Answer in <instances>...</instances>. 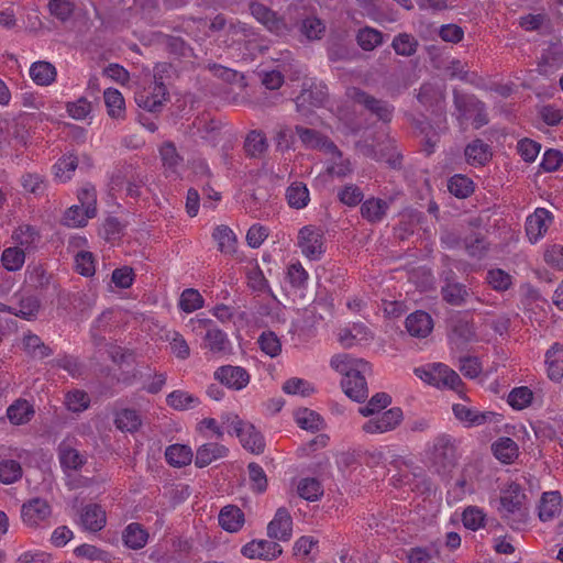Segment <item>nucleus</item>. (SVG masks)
Segmentation results:
<instances>
[{
    "label": "nucleus",
    "mask_w": 563,
    "mask_h": 563,
    "mask_svg": "<svg viewBox=\"0 0 563 563\" xmlns=\"http://www.w3.org/2000/svg\"><path fill=\"white\" fill-rule=\"evenodd\" d=\"M330 364L344 375L341 385L345 395L356 402H364L368 397L366 376L372 374L368 362L343 353L332 356Z\"/></svg>",
    "instance_id": "f257e3e1"
},
{
    "label": "nucleus",
    "mask_w": 563,
    "mask_h": 563,
    "mask_svg": "<svg viewBox=\"0 0 563 563\" xmlns=\"http://www.w3.org/2000/svg\"><path fill=\"white\" fill-rule=\"evenodd\" d=\"M498 510L512 529L520 530L526 526L529 515L526 495L519 484L511 482L501 490Z\"/></svg>",
    "instance_id": "f03ea898"
},
{
    "label": "nucleus",
    "mask_w": 563,
    "mask_h": 563,
    "mask_svg": "<svg viewBox=\"0 0 563 563\" xmlns=\"http://www.w3.org/2000/svg\"><path fill=\"white\" fill-rule=\"evenodd\" d=\"M430 467L439 475L449 474L456 465V448L454 439L448 434H440L433 440L428 455Z\"/></svg>",
    "instance_id": "7ed1b4c3"
},
{
    "label": "nucleus",
    "mask_w": 563,
    "mask_h": 563,
    "mask_svg": "<svg viewBox=\"0 0 563 563\" xmlns=\"http://www.w3.org/2000/svg\"><path fill=\"white\" fill-rule=\"evenodd\" d=\"M415 374L423 382L438 388L448 387L456 390L462 383L459 374L444 364H437L432 367H417Z\"/></svg>",
    "instance_id": "20e7f679"
},
{
    "label": "nucleus",
    "mask_w": 563,
    "mask_h": 563,
    "mask_svg": "<svg viewBox=\"0 0 563 563\" xmlns=\"http://www.w3.org/2000/svg\"><path fill=\"white\" fill-rule=\"evenodd\" d=\"M368 417L369 419L362 426V431L366 434H382L393 431L404 419L402 410L399 407H393Z\"/></svg>",
    "instance_id": "39448f33"
},
{
    "label": "nucleus",
    "mask_w": 563,
    "mask_h": 563,
    "mask_svg": "<svg viewBox=\"0 0 563 563\" xmlns=\"http://www.w3.org/2000/svg\"><path fill=\"white\" fill-rule=\"evenodd\" d=\"M134 98L140 108L150 112H156L167 101L168 91L164 81H151L147 86L137 90Z\"/></svg>",
    "instance_id": "423d86ee"
},
{
    "label": "nucleus",
    "mask_w": 563,
    "mask_h": 563,
    "mask_svg": "<svg viewBox=\"0 0 563 563\" xmlns=\"http://www.w3.org/2000/svg\"><path fill=\"white\" fill-rule=\"evenodd\" d=\"M52 516V507L48 501L41 497H35L23 503L21 507L22 521L31 528L40 527L46 523Z\"/></svg>",
    "instance_id": "0eeeda50"
},
{
    "label": "nucleus",
    "mask_w": 563,
    "mask_h": 563,
    "mask_svg": "<svg viewBox=\"0 0 563 563\" xmlns=\"http://www.w3.org/2000/svg\"><path fill=\"white\" fill-rule=\"evenodd\" d=\"M349 96L357 103L364 106L371 113L376 115L383 122H390L394 113V107L380 99L368 95L358 88H352Z\"/></svg>",
    "instance_id": "6e6552de"
},
{
    "label": "nucleus",
    "mask_w": 563,
    "mask_h": 563,
    "mask_svg": "<svg viewBox=\"0 0 563 563\" xmlns=\"http://www.w3.org/2000/svg\"><path fill=\"white\" fill-rule=\"evenodd\" d=\"M298 245L307 258L317 261L324 252L323 234L311 225L303 227L298 234Z\"/></svg>",
    "instance_id": "1a4fd4ad"
},
{
    "label": "nucleus",
    "mask_w": 563,
    "mask_h": 563,
    "mask_svg": "<svg viewBox=\"0 0 563 563\" xmlns=\"http://www.w3.org/2000/svg\"><path fill=\"white\" fill-rule=\"evenodd\" d=\"M295 132L305 147L335 154L339 158H341V151L338 148V146L319 131L305 128L302 125H296Z\"/></svg>",
    "instance_id": "9d476101"
},
{
    "label": "nucleus",
    "mask_w": 563,
    "mask_h": 563,
    "mask_svg": "<svg viewBox=\"0 0 563 563\" xmlns=\"http://www.w3.org/2000/svg\"><path fill=\"white\" fill-rule=\"evenodd\" d=\"M251 14L266 29L277 35H285L288 33L289 29L284 21V19L277 16V14L272 11L268 7L258 3L252 2L250 4Z\"/></svg>",
    "instance_id": "9b49d317"
},
{
    "label": "nucleus",
    "mask_w": 563,
    "mask_h": 563,
    "mask_svg": "<svg viewBox=\"0 0 563 563\" xmlns=\"http://www.w3.org/2000/svg\"><path fill=\"white\" fill-rule=\"evenodd\" d=\"M267 536L273 540L287 542L292 536V519L285 507L277 509L273 520L267 526Z\"/></svg>",
    "instance_id": "f8f14e48"
},
{
    "label": "nucleus",
    "mask_w": 563,
    "mask_h": 563,
    "mask_svg": "<svg viewBox=\"0 0 563 563\" xmlns=\"http://www.w3.org/2000/svg\"><path fill=\"white\" fill-rule=\"evenodd\" d=\"M214 378L228 388L241 390L250 382V374L241 366L223 365L214 372Z\"/></svg>",
    "instance_id": "ddd939ff"
},
{
    "label": "nucleus",
    "mask_w": 563,
    "mask_h": 563,
    "mask_svg": "<svg viewBox=\"0 0 563 563\" xmlns=\"http://www.w3.org/2000/svg\"><path fill=\"white\" fill-rule=\"evenodd\" d=\"M241 552L250 559L273 560L282 554L283 549L273 540H253L246 543Z\"/></svg>",
    "instance_id": "4468645a"
},
{
    "label": "nucleus",
    "mask_w": 563,
    "mask_h": 563,
    "mask_svg": "<svg viewBox=\"0 0 563 563\" xmlns=\"http://www.w3.org/2000/svg\"><path fill=\"white\" fill-rule=\"evenodd\" d=\"M417 99L427 109L442 111L445 102V86L426 82L419 88Z\"/></svg>",
    "instance_id": "2eb2a0df"
},
{
    "label": "nucleus",
    "mask_w": 563,
    "mask_h": 563,
    "mask_svg": "<svg viewBox=\"0 0 563 563\" xmlns=\"http://www.w3.org/2000/svg\"><path fill=\"white\" fill-rule=\"evenodd\" d=\"M553 220L552 213L544 209L538 208L526 220V232L531 242H537L548 230Z\"/></svg>",
    "instance_id": "dca6fc26"
},
{
    "label": "nucleus",
    "mask_w": 563,
    "mask_h": 563,
    "mask_svg": "<svg viewBox=\"0 0 563 563\" xmlns=\"http://www.w3.org/2000/svg\"><path fill=\"white\" fill-rule=\"evenodd\" d=\"M455 418L466 427H477L493 420L492 411H478L464 404H455L452 407Z\"/></svg>",
    "instance_id": "f3484780"
},
{
    "label": "nucleus",
    "mask_w": 563,
    "mask_h": 563,
    "mask_svg": "<svg viewBox=\"0 0 563 563\" xmlns=\"http://www.w3.org/2000/svg\"><path fill=\"white\" fill-rule=\"evenodd\" d=\"M405 324L409 334L416 338H426L433 329V322L430 314L420 310L409 314Z\"/></svg>",
    "instance_id": "a211bd4d"
},
{
    "label": "nucleus",
    "mask_w": 563,
    "mask_h": 563,
    "mask_svg": "<svg viewBox=\"0 0 563 563\" xmlns=\"http://www.w3.org/2000/svg\"><path fill=\"white\" fill-rule=\"evenodd\" d=\"M80 521L86 530L100 531L107 522L106 511L99 505L89 504L82 508Z\"/></svg>",
    "instance_id": "6ab92c4d"
},
{
    "label": "nucleus",
    "mask_w": 563,
    "mask_h": 563,
    "mask_svg": "<svg viewBox=\"0 0 563 563\" xmlns=\"http://www.w3.org/2000/svg\"><path fill=\"white\" fill-rule=\"evenodd\" d=\"M157 41L168 54L176 58H187L192 56V48L180 36L161 33Z\"/></svg>",
    "instance_id": "aec40b11"
},
{
    "label": "nucleus",
    "mask_w": 563,
    "mask_h": 563,
    "mask_svg": "<svg viewBox=\"0 0 563 563\" xmlns=\"http://www.w3.org/2000/svg\"><path fill=\"white\" fill-rule=\"evenodd\" d=\"M244 522V512L235 505H227L219 512V525L228 532H238Z\"/></svg>",
    "instance_id": "412c9836"
},
{
    "label": "nucleus",
    "mask_w": 563,
    "mask_h": 563,
    "mask_svg": "<svg viewBox=\"0 0 563 563\" xmlns=\"http://www.w3.org/2000/svg\"><path fill=\"white\" fill-rule=\"evenodd\" d=\"M228 449L219 443H206L198 448L195 459L197 467H205L212 462L224 457L228 454Z\"/></svg>",
    "instance_id": "4be33fe9"
},
{
    "label": "nucleus",
    "mask_w": 563,
    "mask_h": 563,
    "mask_svg": "<svg viewBox=\"0 0 563 563\" xmlns=\"http://www.w3.org/2000/svg\"><path fill=\"white\" fill-rule=\"evenodd\" d=\"M12 240L15 242L16 246L24 250V252H30L36 249L41 241V234L34 227L23 224L13 232Z\"/></svg>",
    "instance_id": "5701e85b"
},
{
    "label": "nucleus",
    "mask_w": 563,
    "mask_h": 563,
    "mask_svg": "<svg viewBox=\"0 0 563 563\" xmlns=\"http://www.w3.org/2000/svg\"><path fill=\"white\" fill-rule=\"evenodd\" d=\"M453 103L459 113V120L466 118L473 111H484V103L476 97L463 93L456 89L453 90Z\"/></svg>",
    "instance_id": "b1692460"
},
{
    "label": "nucleus",
    "mask_w": 563,
    "mask_h": 563,
    "mask_svg": "<svg viewBox=\"0 0 563 563\" xmlns=\"http://www.w3.org/2000/svg\"><path fill=\"white\" fill-rule=\"evenodd\" d=\"M58 457L65 471H78L87 462L86 456L68 444L62 443L58 448Z\"/></svg>",
    "instance_id": "393cba45"
},
{
    "label": "nucleus",
    "mask_w": 563,
    "mask_h": 563,
    "mask_svg": "<svg viewBox=\"0 0 563 563\" xmlns=\"http://www.w3.org/2000/svg\"><path fill=\"white\" fill-rule=\"evenodd\" d=\"M243 147L246 155L250 157L258 158L263 156L268 148L265 133L261 130L250 131L245 137Z\"/></svg>",
    "instance_id": "a878e982"
},
{
    "label": "nucleus",
    "mask_w": 563,
    "mask_h": 563,
    "mask_svg": "<svg viewBox=\"0 0 563 563\" xmlns=\"http://www.w3.org/2000/svg\"><path fill=\"white\" fill-rule=\"evenodd\" d=\"M30 76L36 85L49 86L55 81L57 71L53 64L40 60L31 65Z\"/></svg>",
    "instance_id": "bb28decb"
},
{
    "label": "nucleus",
    "mask_w": 563,
    "mask_h": 563,
    "mask_svg": "<svg viewBox=\"0 0 563 563\" xmlns=\"http://www.w3.org/2000/svg\"><path fill=\"white\" fill-rule=\"evenodd\" d=\"M286 200L290 208L302 209L310 201L309 189L302 181L291 183L285 194Z\"/></svg>",
    "instance_id": "cd10ccee"
},
{
    "label": "nucleus",
    "mask_w": 563,
    "mask_h": 563,
    "mask_svg": "<svg viewBox=\"0 0 563 563\" xmlns=\"http://www.w3.org/2000/svg\"><path fill=\"white\" fill-rule=\"evenodd\" d=\"M389 208L387 201L379 198H369L361 206V214L368 222L376 223L383 220Z\"/></svg>",
    "instance_id": "c85d7f7f"
},
{
    "label": "nucleus",
    "mask_w": 563,
    "mask_h": 563,
    "mask_svg": "<svg viewBox=\"0 0 563 563\" xmlns=\"http://www.w3.org/2000/svg\"><path fill=\"white\" fill-rule=\"evenodd\" d=\"M464 154L467 163L472 165H484L492 157L489 145L479 139L471 142L465 147Z\"/></svg>",
    "instance_id": "c756f323"
},
{
    "label": "nucleus",
    "mask_w": 563,
    "mask_h": 563,
    "mask_svg": "<svg viewBox=\"0 0 563 563\" xmlns=\"http://www.w3.org/2000/svg\"><path fill=\"white\" fill-rule=\"evenodd\" d=\"M561 510V495L559 492H547L542 495L539 507V517L542 521L551 520Z\"/></svg>",
    "instance_id": "7c9ffc66"
},
{
    "label": "nucleus",
    "mask_w": 563,
    "mask_h": 563,
    "mask_svg": "<svg viewBox=\"0 0 563 563\" xmlns=\"http://www.w3.org/2000/svg\"><path fill=\"white\" fill-rule=\"evenodd\" d=\"M492 449L496 459L505 464L514 462L518 456V445L508 437L498 439Z\"/></svg>",
    "instance_id": "2f4dec72"
},
{
    "label": "nucleus",
    "mask_w": 563,
    "mask_h": 563,
    "mask_svg": "<svg viewBox=\"0 0 563 563\" xmlns=\"http://www.w3.org/2000/svg\"><path fill=\"white\" fill-rule=\"evenodd\" d=\"M24 351L32 358L43 360L53 354L52 349L46 345L38 335L27 333L23 338Z\"/></svg>",
    "instance_id": "473e14b6"
},
{
    "label": "nucleus",
    "mask_w": 563,
    "mask_h": 563,
    "mask_svg": "<svg viewBox=\"0 0 563 563\" xmlns=\"http://www.w3.org/2000/svg\"><path fill=\"white\" fill-rule=\"evenodd\" d=\"M213 239L218 243V250L223 254H233L236 251V238L233 231L227 225H219L214 229Z\"/></svg>",
    "instance_id": "72a5a7b5"
},
{
    "label": "nucleus",
    "mask_w": 563,
    "mask_h": 563,
    "mask_svg": "<svg viewBox=\"0 0 563 563\" xmlns=\"http://www.w3.org/2000/svg\"><path fill=\"white\" fill-rule=\"evenodd\" d=\"M104 103L108 114L113 119H121L124 117L125 102L122 93L117 89H107L103 92Z\"/></svg>",
    "instance_id": "f704fd0d"
},
{
    "label": "nucleus",
    "mask_w": 563,
    "mask_h": 563,
    "mask_svg": "<svg viewBox=\"0 0 563 563\" xmlns=\"http://www.w3.org/2000/svg\"><path fill=\"white\" fill-rule=\"evenodd\" d=\"M299 32L308 41L320 40L325 33V24L317 16H307L300 21Z\"/></svg>",
    "instance_id": "c9c22d12"
},
{
    "label": "nucleus",
    "mask_w": 563,
    "mask_h": 563,
    "mask_svg": "<svg viewBox=\"0 0 563 563\" xmlns=\"http://www.w3.org/2000/svg\"><path fill=\"white\" fill-rule=\"evenodd\" d=\"M192 451L189 446L184 444H173L166 449V461L173 466L188 465L192 460Z\"/></svg>",
    "instance_id": "e433bc0d"
},
{
    "label": "nucleus",
    "mask_w": 563,
    "mask_h": 563,
    "mask_svg": "<svg viewBox=\"0 0 563 563\" xmlns=\"http://www.w3.org/2000/svg\"><path fill=\"white\" fill-rule=\"evenodd\" d=\"M244 430V434L240 437L243 448L254 454L263 453L265 449V441L262 434L251 423L246 426V429Z\"/></svg>",
    "instance_id": "4c0bfd02"
},
{
    "label": "nucleus",
    "mask_w": 563,
    "mask_h": 563,
    "mask_svg": "<svg viewBox=\"0 0 563 563\" xmlns=\"http://www.w3.org/2000/svg\"><path fill=\"white\" fill-rule=\"evenodd\" d=\"M325 100V92L321 87L303 88L296 98L297 110L301 111L306 106L320 107Z\"/></svg>",
    "instance_id": "58836bf2"
},
{
    "label": "nucleus",
    "mask_w": 563,
    "mask_h": 563,
    "mask_svg": "<svg viewBox=\"0 0 563 563\" xmlns=\"http://www.w3.org/2000/svg\"><path fill=\"white\" fill-rule=\"evenodd\" d=\"M34 415L32 406L26 400H16L9 406L7 416L14 424H23L31 420Z\"/></svg>",
    "instance_id": "ea45409f"
},
{
    "label": "nucleus",
    "mask_w": 563,
    "mask_h": 563,
    "mask_svg": "<svg viewBox=\"0 0 563 563\" xmlns=\"http://www.w3.org/2000/svg\"><path fill=\"white\" fill-rule=\"evenodd\" d=\"M148 533L140 523H130L123 533L124 543L130 549H142L147 542Z\"/></svg>",
    "instance_id": "a19ab883"
},
{
    "label": "nucleus",
    "mask_w": 563,
    "mask_h": 563,
    "mask_svg": "<svg viewBox=\"0 0 563 563\" xmlns=\"http://www.w3.org/2000/svg\"><path fill=\"white\" fill-rule=\"evenodd\" d=\"M356 42L363 51H373L383 43V33L374 27L365 26L356 33Z\"/></svg>",
    "instance_id": "79ce46f5"
},
{
    "label": "nucleus",
    "mask_w": 563,
    "mask_h": 563,
    "mask_svg": "<svg viewBox=\"0 0 563 563\" xmlns=\"http://www.w3.org/2000/svg\"><path fill=\"white\" fill-rule=\"evenodd\" d=\"M444 301L452 306H461L466 301L468 291L466 287L460 283H448L441 289Z\"/></svg>",
    "instance_id": "37998d69"
},
{
    "label": "nucleus",
    "mask_w": 563,
    "mask_h": 563,
    "mask_svg": "<svg viewBox=\"0 0 563 563\" xmlns=\"http://www.w3.org/2000/svg\"><path fill=\"white\" fill-rule=\"evenodd\" d=\"M141 423L140 416L133 409H122L115 415L114 424L123 432H135Z\"/></svg>",
    "instance_id": "c03bdc74"
},
{
    "label": "nucleus",
    "mask_w": 563,
    "mask_h": 563,
    "mask_svg": "<svg viewBox=\"0 0 563 563\" xmlns=\"http://www.w3.org/2000/svg\"><path fill=\"white\" fill-rule=\"evenodd\" d=\"M418 46L419 43L416 37L408 33H400L396 35L391 43V47L396 54L406 57L416 54Z\"/></svg>",
    "instance_id": "a18cd8bd"
},
{
    "label": "nucleus",
    "mask_w": 563,
    "mask_h": 563,
    "mask_svg": "<svg viewBox=\"0 0 563 563\" xmlns=\"http://www.w3.org/2000/svg\"><path fill=\"white\" fill-rule=\"evenodd\" d=\"M25 253L16 245L5 249L1 255L3 267L9 272L19 271L25 262Z\"/></svg>",
    "instance_id": "49530a36"
},
{
    "label": "nucleus",
    "mask_w": 563,
    "mask_h": 563,
    "mask_svg": "<svg viewBox=\"0 0 563 563\" xmlns=\"http://www.w3.org/2000/svg\"><path fill=\"white\" fill-rule=\"evenodd\" d=\"M298 495L308 500H318L323 495L321 483L317 478H302L297 486Z\"/></svg>",
    "instance_id": "de8ad7c7"
},
{
    "label": "nucleus",
    "mask_w": 563,
    "mask_h": 563,
    "mask_svg": "<svg viewBox=\"0 0 563 563\" xmlns=\"http://www.w3.org/2000/svg\"><path fill=\"white\" fill-rule=\"evenodd\" d=\"M487 284L496 291H506L512 286V277L501 268H492L486 274Z\"/></svg>",
    "instance_id": "09e8293b"
},
{
    "label": "nucleus",
    "mask_w": 563,
    "mask_h": 563,
    "mask_svg": "<svg viewBox=\"0 0 563 563\" xmlns=\"http://www.w3.org/2000/svg\"><path fill=\"white\" fill-rule=\"evenodd\" d=\"M78 166V159L74 155H65L54 165V175L57 180L65 183L70 179L71 174Z\"/></svg>",
    "instance_id": "8fccbe9b"
},
{
    "label": "nucleus",
    "mask_w": 563,
    "mask_h": 563,
    "mask_svg": "<svg viewBox=\"0 0 563 563\" xmlns=\"http://www.w3.org/2000/svg\"><path fill=\"white\" fill-rule=\"evenodd\" d=\"M448 188L455 197L466 198L474 191V184L464 175H454L449 180Z\"/></svg>",
    "instance_id": "3c124183"
},
{
    "label": "nucleus",
    "mask_w": 563,
    "mask_h": 563,
    "mask_svg": "<svg viewBox=\"0 0 563 563\" xmlns=\"http://www.w3.org/2000/svg\"><path fill=\"white\" fill-rule=\"evenodd\" d=\"M205 342L206 346L213 353L223 352L229 344L227 334L214 327L208 328L205 335Z\"/></svg>",
    "instance_id": "603ef678"
},
{
    "label": "nucleus",
    "mask_w": 563,
    "mask_h": 563,
    "mask_svg": "<svg viewBox=\"0 0 563 563\" xmlns=\"http://www.w3.org/2000/svg\"><path fill=\"white\" fill-rule=\"evenodd\" d=\"M464 245L467 254L472 257L483 258L487 252L489 244L485 238L479 233H474L464 240Z\"/></svg>",
    "instance_id": "864d4df0"
},
{
    "label": "nucleus",
    "mask_w": 563,
    "mask_h": 563,
    "mask_svg": "<svg viewBox=\"0 0 563 563\" xmlns=\"http://www.w3.org/2000/svg\"><path fill=\"white\" fill-rule=\"evenodd\" d=\"M533 399V393L526 386L514 388L507 398L508 404L516 410L527 408Z\"/></svg>",
    "instance_id": "5fc2aeb1"
},
{
    "label": "nucleus",
    "mask_w": 563,
    "mask_h": 563,
    "mask_svg": "<svg viewBox=\"0 0 563 563\" xmlns=\"http://www.w3.org/2000/svg\"><path fill=\"white\" fill-rule=\"evenodd\" d=\"M390 402L391 397L388 394L377 393L365 406L358 408V412L364 417H368L369 415L382 412Z\"/></svg>",
    "instance_id": "6e6d98bb"
},
{
    "label": "nucleus",
    "mask_w": 563,
    "mask_h": 563,
    "mask_svg": "<svg viewBox=\"0 0 563 563\" xmlns=\"http://www.w3.org/2000/svg\"><path fill=\"white\" fill-rule=\"evenodd\" d=\"M22 477L21 464L15 460H3L0 462V482L12 484Z\"/></svg>",
    "instance_id": "4d7b16f0"
},
{
    "label": "nucleus",
    "mask_w": 563,
    "mask_h": 563,
    "mask_svg": "<svg viewBox=\"0 0 563 563\" xmlns=\"http://www.w3.org/2000/svg\"><path fill=\"white\" fill-rule=\"evenodd\" d=\"M82 206L76 205L67 209L64 214V223L68 227H84L88 219L95 218Z\"/></svg>",
    "instance_id": "13d9d810"
},
{
    "label": "nucleus",
    "mask_w": 563,
    "mask_h": 563,
    "mask_svg": "<svg viewBox=\"0 0 563 563\" xmlns=\"http://www.w3.org/2000/svg\"><path fill=\"white\" fill-rule=\"evenodd\" d=\"M47 7L51 15L63 23L70 19L75 10L71 0H49Z\"/></svg>",
    "instance_id": "bf43d9fd"
},
{
    "label": "nucleus",
    "mask_w": 563,
    "mask_h": 563,
    "mask_svg": "<svg viewBox=\"0 0 563 563\" xmlns=\"http://www.w3.org/2000/svg\"><path fill=\"white\" fill-rule=\"evenodd\" d=\"M203 306V298L198 290L187 288L183 291L179 299V307L183 311L190 313Z\"/></svg>",
    "instance_id": "052dcab7"
},
{
    "label": "nucleus",
    "mask_w": 563,
    "mask_h": 563,
    "mask_svg": "<svg viewBox=\"0 0 563 563\" xmlns=\"http://www.w3.org/2000/svg\"><path fill=\"white\" fill-rule=\"evenodd\" d=\"M166 401L168 406L176 410H186L194 407L198 402V399L186 391L174 390L167 396Z\"/></svg>",
    "instance_id": "680f3d73"
},
{
    "label": "nucleus",
    "mask_w": 563,
    "mask_h": 563,
    "mask_svg": "<svg viewBox=\"0 0 563 563\" xmlns=\"http://www.w3.org/2000/svg\"><path fill=\"white\" fill-rule=\"evenodd\" d=\"M450 328L452 332L462 341H470L475 334L473 324L461 316H456L451 319Z\"/></svg>",
    "instance_id": "e2e57ef3"
},
{
    "label": "nucleus",
    "mask_w": 563,
    "mask_h": 563,
    "mask_svg": "<svg viewBox=\"0 0 563 563\" xmlns=\"http://www.w3.org/2000/svg\"><path fill=\"white\" fill-rule=\"evenodd\" d=\"M159 155L165 168L175 172L183 158L177 153L176 146L172 142H165L159 148Z\"/></svg>",
    "instance_id": "0e129e2a"
},
{
    "label": "nucleus",
    "mask_w": 563,
    "mask_h": 563,
    "mask_svg": "<svg viewBox=\"0 0 563 563\" xmlns=\"http://www.w3.org/2000/svg\"><path fill=\"white\" fill-rule=\"evenodd\" d=\"M249 476L252 484V489L256 493H263L267 488V477L261 465L252 462L247 465Z\"/></svg>",
    "instance_id": "69168bd1"
},
{
    "label": "nucleus",
    "mask_w": 563,
    "mask_h": 563,
    "mask_svg": "<svg viewBox=\"0 0 563 563\" xmlns=\"http://www.w3.org/2000/svg\"><path fill=\"white\" fill-rule=\"evenodd\" d=\"M258 343L261 350L272 357L277 356L282 351L280 341L272 331L263 332L258 338Z\"/></svg>",
    "instance_id": "338daca9"
},
{
    "label": "nucleus",
    "mask_w": 563,
    "mask_h": 563,
    "mask_svg": "<svg viewBox=\"0 0 563 563\" xmlns=\"http://www.w3.org/2000/svg\"><path fill=\"white\" fill-rule=\"evenodd\" d=\"M90 399L85 391L73 390L66 394L65 404L68 410L80 412L88 408Z\"/></svg>",
    "instance_id": "774afa93"
}]
</instances>
